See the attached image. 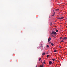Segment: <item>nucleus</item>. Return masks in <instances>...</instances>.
<instances>
[{
  "label": "nucleus",
  "instance_id": "nucleus-1",
  "mask_svg": "<svg viewBox=\"0 0 67 67\" xmlns=\"http://www.w3.org/2000/svg\"><path fill=\"white\" fill-rule=\"evenodd\" d=\"M53 34H54V35H52V37H54V35H56L57 34V33L55 31H52V32L51 33V35Z\"/></svg>",
  "mask_w": 67,
  "mask_h": 67
},
{
  "label": "nucleus",
  "instance_id": "nucleus-2",
  "mask_svg": "<svg viewBox=\"0 0 67 67\" xmlns=\"http://www.w3.org/2000/svg\"><path fill=\"white\" fill-rule=\"evenodd\" d=\"M50 41H51V37H49V38L48 39V42H50Z\"/></svg>",
  "mask_w": 67,
  "mask_h": 67
},
{
  "label": "nucleus",
  "instance_id": "nucleus-3",
  "mask_svg": "<svg viewBox=\"0 0 67 67\" xmlns=\"http://www.w3.org/2000/svg\"><path fill=\"white\" fill-rule=\"evenodd\" d=\"M49 65H51L52 64V62L51 61H50L49 62Z\"/></svg>",
  "mask_w": 67,
  "mask_h": 67
},
{
  "label": "nucleus",
  "instance_id": "nucleus-4",
  "mask_svg": "<svg viewBox=\"0 0 67 67\" xmlns=\"http://www.w3.org/2000/svg\"><path fill=\"white\" fill-rule=\"evenodd\" d=\"M55 12H54L53 14L52 15L53 16H54V15H55Z\"/></svg>",
  "mask_w": 67,
  "mask_h": 67
},
{
  "label": "nucleus",
  "instance_id": "nucleus-5",
  "mask_svg": "<svg viewBox=\"0 0 67 67\" xmlns=\"http://www.w3.org/2000/svg\"><path fill=\"white\" fill-rule=\"evenodd\" d=\"M45 55V53H43L42 55Z\"/></svg>",
  "mask_w": 67,
  "mask_h": 67
},
{
  "label": "nucleus",
  "instance_id": "nucleus-6",
  "mask_svg": "<svg viewBox=\"0 0 67 67\" xmlns=\"http://www.w3.org/2000/svg\"><path fill=\"white\" fill-rule=\"evenodd\" d=\"M51 45H52V46H54V44L53 43H51Z\"/></svg>",
  "mask_w": 67,
  "mask_h": 67
},
{
  "label": "nucleus",
  "instance_id": "nucleus-7",
  "mask_svg": "<svg viewBox=\"0 0 67 67\" xmlns=\"http://www.w3.org/2000/svg\"><path fill=\"white\" fill-rule=\"evenodd\" d=\"M64 40H67V37H64Z\"/></svg>",
  "mask_w": 67,
  "mask_h": 67
},
{
  "label": "nucleus",
  "instance_id": "nucleus-8",
  "mask_svg": "<svg viewBox=\"0 0 67 67\" xmlns=\"http://www.w3.org/2000/svg\"><path fill=\"white\" fill-rule=\"evenodd\" d=\"M58 19H60V20H61V18L59 17L58 18Z\"/></svg>",
  "mask_w": 67,
  "mask_h": 67
},
{
  "label": "nucleus",
  "instance_id": "nucleus-9",
  "mask_svg": "<svg viewBox=\"0 0 67 67\" xmlns=\"http://www.w3.org/2000/svg\"><path fill=\"white\" fill-rule=\"evenodd\" d=\"M46 47H47L48 48L49 47V45H47L46 46Z\"/></svg>",
  "mask_w": 67,
  "mask_h": 67
},
{
  "label": "nucleus",
  "instance_id": "nucleus-10",
  "mask_svg": "<svg viewBox=\"0 0 67 67\" xmlns=\"http://www.w3.org/2000/svg\"><path fill=\"white\" fill-rule=\"evenodd\" d=\"M49 55H47V58H48V57H49Z\"/></svg>",
  "mask_w": 67,
  "mask_h": 67
},
{
  "label": "nucleus",
  "instance_id": "nucleus-11",
  "mask_svg": "<svg viewBox=\"0 0 67 67\" xmlns=\"http://www.w3.org/2000/svg\"><path fill=\"white\" fill-rule=\"evenodd\" d=\"M64 19V17H62L61 18V20L62 19Z\"/></svg>",
  "mask_w": 67,
  "mask_h": 67
},
{
  "label": "nucleus",
  "instance_id": "nucleus-12",
  "mask_svg": "<svg viewBox=\"0 0 67 67\" xmlns=\"http://www.w3.org/2000/svg\"><path fill=\"white\" fill-rule=\"evenodd\" d=\"M56 51H57L56 50H54V52H56Z\"/></svg>",
  "mask_w": 67,
  "mask_h": 67
},
{
  "label": "nucleus",
  "instance_id": "nucleus-13",
  "mask_svg": "<svg viewBox=\"0 0 67 67\" xmlns=\"http://www.w3.org/2000/svg\"><path fill=\"white\" fill-rule=\"evenodd\" d=\"M52 60L53 61H55V60L54 59H52Z\"/></svg>",
  "mask_w": 67,
  "mask_h": 67
},
{
  "label": "nucleus",
  "instance_id": "nucleus-14",
  "mask_svg": "<svg viewBox=\"0 0 67 67\" xmlns=\"http://www.w3.org/2000/svg\"><path fill=\"white\" fill-rule=\"evenodd\" d=\"M39 67H42V65H40Z\"/></svg>",
  "mask_w": 67,
  "mask_h": 67
},
{
  "label": "nucleus",
  "instance_id": "nucleus-15",
  "mask_svg": "<svg viewBox=\"0 0 67 67\" xmlns=\"http://www.w3.org/2000/svg\"><path fill=\"white\" fill-rule=\"evenodd\" d=\"M56 32L57 33L58 32V30H57V29L56 30Z\"/></svg>",
  "mask_w": 67,
  "mask_h": 67
},
{
  "label": "nucleus",
  "instance_id": "nucleus-16",
  "mask_svg": "<svg viewBox=\"0 0 67 67\" xmlns=\"http://www.w3.org/2000/svg\"><path fill=\"white\" fill-rule=\"evenodd\" d=\"M59 10V9H56V11H58Z\"/></svg>",
  "mask_w": 67,
  "mask_h": 67
},
{
  "label": "nucleus",
  "instance_id": "nucleus-17",
  "mask_svg": "<svg viewBox=\"0 0 67 67\" xmlns=\"http://www.w3.org/2000/svg\"><path fill=\"white\" fill-rule=\"evenodd\" d=\"M61 41V42H64V41H63V40H61V41Z\"/></svg>",
  "mask_w": 67,
  "mask_h": 67
},
{
  "label": "nucleus",
  "instance_id": "nucleus-18",
  "mask_svg": "<svg viewBox=\"0 0 67 67\" xmlns=\"http://www.w3.org/2000/svg\"><path fill=\"white\" fill-rule=\"evenodd\" d=\"M41 58H40L39 59V61H40V60H41Z\"/></svg>",
  "mask_w": 67,
  "mask_h": 67
},
{
  "label": "nucleus",
  "instance_id": "nucleus-19",
  "mask_svg": "<svg viewBox=\"0 0 67 67\" xmlns=\"http://www.w3.org/2000/svg\"><path fill=\"white\" fill-rule=\"evenodd\" d=\"M62 37H60V40H61V39H62Z\"/></svg>",
  "mask_w": 67,
  "mask_h": 67
},
{
  "label": "nucleus",
  "instance_id": "nucleus-20",
  "mask_svg": "<svg viewBox=\"0 0 67 67\" xmlns=\"http://www.w3.org/2000/svg\"><path fill=\"white\" fill-rule=\"evenodd\" d=\"M59 47H60V48H62V46H60Z\"/></svg>",
  "mask_w": 67,
  "mask_h": 67
},
{
  "label": "nucleus",
  "instance_id": "nucleus-21",
  "mask_svg": "<svg viewBox=\"0 0 67 67\" xmlns=\"http://www.w3.org/2000/svg\"><path fill=\"white\" fill-rule=\"evenodd\" d=\"M42 67H44V65H42Z\"/></svg>",
  "mask_w": 67,
  "mask_h": 67
},
{
  "label": "nucleus",
  "instance_id": "nucleus-22",
  "mask_svg": "<svg viewBox=\"0 0 67 67\" xmlns=\"http://www.w3.org/2000/svg\"><path fill=\"white\" fill-rule=\"evenodd\" d=\"M45 62H43V64H45Z\"/></svg>",
  "mask_w": 67,
  "mask_h": 67
},
{
  "label": "nucleus",
  "instance_id": "nucleus-23",
  "mask_svg": "<svg viewBox=\"0 0 67 67\" xmlns=\"http://www.w3.org/2000/svg\"><path fill=\"white\" fill-rule=\"evenodd\" d=\"M62 40H65V39H64V38H62Z\"/></svg>",
  "mask_w": 67,
  "mask_h": 67
},
{
  "label": "nucleus",
  "instance_id": "nucleus-24",
  "mask_svg": "<svg viewBox=\"0 0 67 67\" xmlns=\"http://www.w3.org/2000/svg\"><path fill=\"white\" fill-rule=\"evenodd\" d=\"M36 67H37V66H36Z\"/></svg>",
  "mask_w": 67,
  "mask_h": 67
},
{
  "label": "nucleus",
  "instance_id": "nucleus-25",
  "mask_svg": "<svg viewBox=\"0 0 67 67\" xmlns=\"http://www.w3.org/2000/svg\"><path fill=\"white\" fill-rule=\"evenodd\" d=\"M51 23L52 24V23Z\"/></svg>",
  "mask_w": 67,
  "mask_h": 67
}]
</instances>
